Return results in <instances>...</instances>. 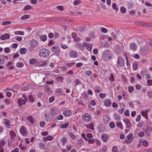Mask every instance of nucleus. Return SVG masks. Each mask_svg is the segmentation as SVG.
Listing matches in <instances>:
<instances>
[{"mask_svg": "<svg viewBox=\"0 0 152 152\" xmlns=\"http://www.w3.org/2000/svg\"><path fill=\"white\" fill-rule=\"evenodd\" d=\"M125 62L123 58L119 56L117 58V65L119 67H123L125 65Z\"/></svg>", "mask_w": 152, "mask_h": 152, "instance_id": "nucleus-3", "label": "nucleus"}, {"mask_svg": "<svg viewBox=\"0 0 152 152\" xmlns=\"http://www.w3.org/2000/svg\"><path fill=\"white\" fill-rule=\"evenodd\" d=\"M140 132V131L139 129H136V130L134 131V136L135 137H136L137 136H138Z\"/></svg>", "mask_w": 152, "mask_h": 152, "instance_id": "nucleus-47", "label": "nucleus"}, {"mask_svg": "<svg viewBox=\"0 0 152 152\" xmlns=\"http://www.w3.org/2000/svg\"><path fill=\"white\" fill-rule=\"evenodd\" d=\"M70 137L73 140H75L76 138V136L73 133H70L69 134Z\"/></svg>", "mask_w": 152, "mask_h": 152, "instance_id": "nucleus-58", "label": "nucleus"}, {"mask_svg": "<svg viewBox=\"0 0 152 152\" xmlns=\"http://www.w3.org/2000/svg\"><path fill=\"white\" fill-rule=\"evenodd\" d=\"M107 147L105 145L102 146V148L100 150L99 152H106Z\"/></svg>", "mask_w": 152, "mask_h": 152, "instance_id": "nucleus-40", "label": "nucleus"}, {"mask_svg": "<svg viewBox=\"0 0 152 152\" xmlns=\"http://www.w3.org/2000/svg\"><path fill=\"white\" fill-rule=\"evenodd\" d=\"M115 51L116 53L118 55L123 51V49L122 46L119 45H116L115 47Z\"/></svg>", "mask_w": 152, "mask_h": 152, "instance_id": "nucleus-6", "label": "nucleus"}, {"mask_svg": "<svg viewBox=\"0 0 152 152\" xmlns=\"http://www.w3.org/2000/svg\"><path fill=\"white\" fill-rule=\"evenodd\" d=\"M102 91V88L100 86H97L95 87V92L96 93H99Z\"/></svg>", "mask_w": 152, "mask_h": 152, "instance_id": "nucleus-21", "label": "nucleus"}, {"mask_svg": "<svg viewBox=\"0 0 152 152\" xmlns=\"http://www.w3.org/2000/svg\"><path fill=\"white\" fill-rule=\"evenodd\" d=\"M117 4L115 3H114L112 5V7L116 11H118V7H117Z\"/></svg>", "mask_w": 152, "mask_h": 152, "instance_id": "nucleus-48", "label": "nucleus"}, {"mask_svg": "<svg viewBox=\"0 0 152 152\" xmlns=\"http://www.w3.org/2000/svg\"><path fill=\"white\" fill-rule=\"evenodd\" d=\"M23 63L20 62H18L16 64V66L18 68L23 67Z\"/></svg>", "mask_w": 152, "mask_h": 152, "instance_id": "nucleus-29", "label": "nucleus"}, {"mask_svg": "<svg viewBox=\"0 0 152 152\" xmlns=\"http://www.w3.org/2000/svg\"><path fill=\"white\" fill-rule=\"evenodd\" d=\"M15 35H23L24 34V33L22 31H16L14 33Z\"/></svg>", "mask_w": 152, "mask_h": 152, "instance_id": "nucleus-42", "label": "nucleus"}, {"mask_svg": "<svg viewBox=\"0 0 152 152\" xmlns=\"http://www.w3.org/2000/svg\"><path fill=\"white\" fill-rule=\"evenodd\" d=\"M80 0H75L74 1V4L75 5H76L80 3Z\"/></svg>", "mask_w": 152, "mask_h": 152, "instance_id": "nucleus-56", "label": "nucleus"}, {"mask_svg": "<svg viewBox=\"0 0 152 152\" xmlns=\"http://www.w3.org/2000/svg\"><path fill=\"white\" fill-rule=\"evenodd\" d=\"M58 110L57 108L55 107L51 108V112L54 115L56 114L58 112Z\"/></svg>", "mask_w": 152, "mask_h": 152, "instance_id": "nucleus-25", "label": "nucleus"}, {"mask_svg": "<svg viewBox=\"0 0 152 152\" xmlns=\"http://www.w3.org/2000/svg\"><path fill=\"white\" fill-rule=\"evenodd\" d=\"M19 132L23 136H26L28 134V131L26 128L24 126H22L20 129Z\"/></svg>", "mask_w": 152, "mask_h": 152, "instance_id": "nucleus-5", "label": "nucleus"}, {"mask_svg": "<svg viewBox=\"0 0 152 152\" xmlns=\"http://www.w3.org/2000/svg\"><path fill=\"white\" fill-rule=\"evenodd\" d=\"M133 136L132 133H129L126 137L125 140V142L127 144H130L132 143L133 141L132 139V137Z\"/></svg>", "mask_w": 152, "mask_h": 152, "instance_id": "nucleus-4", "label": "nucleus"}, {"mask_svg": "<svg viewBox=\"0 0 152 152\" xmlns=\"http://www.w3.org/2000/svg\"><path fill=\"white\" fill-rule=\"evenodd\" d=\"M39 146L40 149L42 150H44L46 148V145L45 144L42 142L39 143Z\"/></svg>", "mask_w": 152, "mask_h": 152, "instance_id": "nucleus-28", "label": "nucleus"}, {"mask_svg": "<svg viewBox=\"0 0 152 152\" xmlns=\"http://www.w3.org/2000/svg\"><path fill=\"white\" fill-rule=\"evenodd\" d=\"M133 69L134 70H136L137 68V66L136 63H134L133 64Z\"/></svg>", "mask_w": 152, "mask_h": 152, "instance_id": "nucleus-63", "label": "nucleus"}, {"mask_svg": "<svg viewBox=\"0 0 152 152\" xmlns=\"http://www.w3.org/2000/svg\"><path fill=\"white\" fill-rule=\"evenodd\" d=\"M82 119L85 122H89L91 119V117L89 114L85 113L82 116Z\"/></svg>", "mask_w": 152, "mask_h": 152, "instance_id": "nucleus-7", "label": "nucleus"}, {"mask_svg": "<svg viewBox=\"0 0 152 152\" xmlns=\"http://www.w3.org/2000/svg\"><path fill=\"white\" fill-rule=\"evenodd\" d=\"M47 61H41L38 63V66L39 67H44L47 65Z\"/></svg>", "mask_w": 152, "mask_h": 152, "instance_id": "nucleus-20", "label": "nucleus"}, {"mask_svg": "<svg viewBox=\"0 0 152 152\" xmlns=\"http://www.w3.org/2000/svg\"><path fill=\"white\" fill-rule=\"evenodd\" d=\"M83 44L84 46H85V45H86V48L89 51L91 50V48L92 47V44H86L85 42L83 43Z\"/></svg>", "mask_w": 152, "mask_h": 152, "instance_id": "nucleus-22", "label": "nucleus"}, {"mask_svg": "<svg viewBox=\"0 0 152 152\" xmlns=\"http://www.w3.org/2000/svg\"><path fill=\"white\" fill-rule=\"evenodd\" d=\"M32 7L30 6L27 5L24 7V10L25 11H27L31 9Z\"/></svg>", "mask_w": 152, "mask_h": 152, "instance_id": "nucleus-45", "label": "nucleus"}, {"mask_svg": "<svg viewBox=\"0 0 152 152\" xmlns=\"http://www.w3.org/2000/svg\"><path fill=\"white\" fill-rule=\"evenodd\" d=\"M147 95L149 98L152 99V92L149 91Z\"/></svg>", "mask_w": 152, "mask_h": 152, "instance_id": "nucleus-64", "label": "nucleus"}, {"mask_svg": "<svg viewBox=\"0 0 152 152\" xmlns=\"http://www.w3.org/2000/svg\"><path fill=\"white\" fill-rule=\"evenodd\" d=\"M37 42L35 39H32L30 42V45L31 47L33 48L37 46Z\"/></svg>", "mask_w": 152, "mask_h": 152, "instance_id": "nucleus-19", "label": "nucleus"}, {"mask_svg": "<svg viewBox=\"0 0 152 152\" xmlns=\"http://www.w3.org/2000/svg\"><path fill=\"white\" fill-rule=\"evenodd\" d=\"M146 130L150 133L152 132V127H151L147 126L146 128Z\"/></svg>", "mask_w": 152, "mask_h": 152, "instance_id": "nucleus-60", "label": "nucleus"}, {"mask_svg": "<svg viewBox=\"0 0 152 152\" xmlns=\"http://www.w3.org/2000/svg\"><path fill=\"white\" fill-rule=\"evenodd\" d=\"M78 54L76 51H71L70 54V56L72 58H76Z\"/></svg>", "mask_w": 152, "mask_h": 152, "instance_id": "nucleus-16", "label": "nucleus"}, {"mask_svg": "<svg viewBox=\"0 0 152 152\" xmlns=\"http://www.w3.org/2000/svg\"><path fill=\"white\" fill-rule=\"evenodd\" d=\"M51 50L53 53L57 54H58L60 52L59 48L56 46H53Z\"/></svg>", "mask_w": 152, "mask_h": 152, "instance_id": "nucleus-11", "label": "nucleus"}, {"mask_svg": "<svg viewBox=\"0 0 152 152\" xmlns=\"http://www.w3.org/2000/svg\"><path fill=\"white\" fill-rule=\"evenodd\" d=\"M10 134L11 139V141L12 142H14L15 140V138L16 137L15 133L14 132V131L11 130L10 132Z\"/></svg>", "mask_w": 152, "mask_h": 152, "instance_id": "nucleus-13", "label": "nucleus"}, {"mask_svg": "<svg viewBox=\"0 0 152 152\" xmlns=\"http://www.w3.org/2000/svg\"><path fill=\"white\" fill-rule=\"evenodd\" d=\"M129 48L133 51H135L137 49V45L134 42H132L130 44Z\"/></svg>", "mask_w": 152, "mask_h": 152, "instance_id": "nucleus-12", "label": "nucleus"}, {"mask_svg": "<svg viewBox=\"0 0 152 152\" xmlns=\"http://www.w3.org/2000/svg\"><path fill=\"white\" fill-rule=\"evenodd\" d=\"M10 37L9 34H5L1 36L0 37V39L1 40H4L10 38Z\"/></svg>", "mask_w": 152, "mask_h": 152, "instance_id": "nucleus-17", "label": "nucleus"}, {"mask_svg": "<svg viewBox=\"0 0 152 152\" xmlns=\"http://www.w3.org/2000/svg\"><path fill=\"white\" fill-rule=\"evenodd\" d=\"M101 137L103 142H107L108 139V136L107 134H102L101 135Z\"/></svg>", "mask_w": 152, "mask_h": 152, "instance_id": "nucleus-14", "label": "nucleus"}, {"mask_svg": "<svg viewBox=\"0 0 152 152\" xmlns=\"http://www.w3.org/2000/svg\"><path fill=\"white\" fill-rule=\"evenodd\" d=\"M114 118L115 120L117 121H119L120 119V116L119 114H115L114 115Z\"/></svg>", "mask_w": 152, "mask_h": 152, "instance_id": "nucleus-33", "label": "nucleus"}, {"mask_svg": "<svg viewBox=\"0 0 152 152\" xmlns=\"http://www.w3.org/2000/svg\"><path fill=\"white\" fill-rule=\"evenodd\" d=\"M49 116H50L48 115H45V120L47 121H50L51 120H52L53 119V118H52V117L51 118L50 117H49Z\"/></svg>", "mask_w": 152, "mask_h": 152, "instance_id": "nucleus-34", "label": "nucleus"}, {"mask_svg": "<svg viewBox=\"0 0 152 152\" xmlns=\"http://www.w3.org/2000/svg\"><path fill=\"white\" fill-rule=\"evenodd\" d=\"M4 62V56H0V65L2 64Z\"/></svg>", "mask_w": 152, "mask_h": 152, "instance_id": "nucleus-41", "label": "nucleus"}, {"mask_svg": "<svg viewBox=\"0 0 152 152\" xmlns=\"http://www.w3.org/2000/svg\"><path fill=\"white\" fill-rule=\"evenodd\" d=\"M38 62L37 60L34 58H32L30 60L29 63L31 64H34Z\"/></svg>", "mask_w": 152, "mask_h": 152, "instance_id": "nucleus-27", "label": "nucleus"}, {"mask_svg": "<svg viewBox=\"0 0 152 152\" xmlns=\"http://www.w3.org/2000/svg\"><path fill=\"white\" fill-rule=\"evenodd\" d=\"M66 142V137H64L61 139V143L62 144L61 147L62 148H64L65 144Z\"/></svg>", "mask_w": 152, "mask_h": 152, "instance_id": "nucleus-18", "label": "nucleus"}, {"mask_svg": "<svg viewBox=\"0 0 152 152\" xmlns=\"http://www.w3.org/2000/svg\"><path fill=\"white\" fill-rule=\"evenodd\" d=\"M113 152H119L118 149L117 147L116 146H113L112 148Z\"/></svg>", "mask_w": 152, "mask_h": 152, "instance_id": "nucleus-62", "label": "nucleus"}, {"mask_svg": "<svg viewBox=\"0 0 152 152\" xmlns=\"http://www.w3.org/2000/svg\"><path fill=\"white\" fill-rule=\"evenodd\" d=\"M56 92L58 93L60 95H62L63 93L61 90L60 88L57 89L56 90Z\"/></svg>", "mask_w": 152, "mask_h": 152, "instance_id": "nucleus-53", "label": "nucleus"}, {"mask_svg": "<svg viewBox=\"0 0 152 152\" xmlns=\"http://www.w3.org/2000/svg\"><path fill=\"white\" fill-rule=\"evenodd\" d=\"M75 63H67V67L73 68L75 64Z\"/></svg>", "mask_w": 152, "mask_h": 152, "instance_id": "nucleus-32", "label": "nucleus"}, {"mask_svg": "<svg viewBox=\"0 0 152 152\" xmlns=\"http://www.w3.org/2000/svg\"><path fill=\"white\" fill-rule=\"evenodd\" d=\"M147 85L149 86L152 85V80H148L147 82Z\"/></svg>", "mask_w": 152, "mask_h": 152, "instance_id": "nucleus-59", "label": "nucleus"}, {"mask_svg": "<svg viewBox=\"0 0 152 152\" xmlns=\"http://www.w3.org/2000/svg\"><path fill=\"white\" fill-rule=\"evenodd\" d=\"M11 23V22L10 21H5L2 22V24L3 26H5L7 24H9Z\"/></svg>", "mask_w": 152, "mask_h": 152, "instance_id": "nucleus-52", "label": "nucleus"}, {"mask_svg": "<svg viewBox=\"0 0 152 152\" xmlns=\"http://www.w3.org/2000/svg\"><path fill=\"white\" fill-rule=\"evenodd\" d=\"M120 10L122 13H124L126 12V9L125 7H122L120 8Z\"/></svg>", "mask_w": 152, "mask_h": 152, "instance_id": "nucleus-51", "label": "nucleus"}, {"mask_svg": "<svg viewBox=\"0 0 152 152\" xmlns=\"http://www.w3.org/2000/svg\"><path fill=\"white\" fill-rule=\"evenodd\" d=\"M17 102L18 104V105L20 108L22 107V105H24L26 104V100L23 99L22 98L20 99H19L17 100Z\"/></svg>", "mask_w": 152, "mask_h": 152, "instance_id": "nucleus-8", "label": "nucleus"}, {"mask_svg": "<svg viewBox=\"0 0 152 152\" xmlns=\"http://www.w3.org/2000/svg\"><path fill=\"white\" fill-rule=\"evenodd\" d=\"M49 100L50 103H52L55 101V98L53 96L50 97L49 98Z\"/></svg>", "mask_w": 152, "mask_h": 152, "instance_id": "nucleus-61", "label": "nucleus"}, {"mask_svg": "<svg viewBox=\"0 0 152 152\" xmlns=\"http://www.w3.org/2000/svg\"><path fill=\"white\" fill-rule=\"evenodd\" d=\"M29 15H25L22 16L21 17V20H24L26 19H28L29 18Z\"/></svg>", "mask_w": 152, "mask_h": 152, "instance_id": "nucleus-37", "label": "nucleus"}, {"mask_svg": "<svg viewBox=\"0 0 152 152\" xmlns=\"http://www.w3.org/2000/svg\"><path fill=\"white\" fill-rule=\"evenodd\" d=\"M45 91L48 93H51L52 92V89L49 87L48 85L45 86Z\"/></svg>", "mask_w": 152, "mask_h": 152, "instance_id": "nucleus-30", "label": "nucleus"}, {"mask_svg": "<svg viewBox=\"0 0 152 152\" xmlns=\"http://www.w3.org/2000/svg\"><path fill=\"white\" fill-rule=\"evenodd\" d=\"M109 126L111 128H114L115 126V124L113 122L110 123L109 124Z\"/></svg>", "mask_w": 152, "mask_h": 152, "instance_id": "nucleus-57", "label": "nucleus"}, {"mask_svg": "<svg viewBox=\"0 0 152 152\" xmlns=\"http://www.w3.org/2000/svg\"><path fill=\"white\" fill-rule=\"evenodd\" d=\"M76 47L81 49L82 48L83 45L82 44L79 42H77L76 44Z\"/></svg>", "mask_w": 152, "mask_h": 152, "instance_id": "nucleus-50", "label": "nucleus"}, {"mask_svg": "<svg viewBox=\"0 0 152 152\" xmlns=\"http://www.w3.org/2000/svg\"><path fill=\"white\" fill-rule=\"evenodd\" d=\"M56 8L60 11H62L64 10L63 7L61 5L57 6Z\"/></svg>", "mask_w": 152, "mask_h": 152, "instance_id": "nucleus-49", "label": "nucleus"}, {"mask_svg": "<svg viewBox=\"0 0 152 152\" xmlns=\"http://www.w3.org/2000/svg\"><path fill=\"white\" fill-rule=\"evenodd\" d=\"M85 126L87 128L91 130L94 129V125L93 123L92 122L91 123L89 124L86 125Z\"/></svg>", "mask_w": 152, "mask_h": 152, "instance_id": "nucleus-24", "label": "nucleus"}, {"mask_svg": "<svg viewBox=\"0 0 152 152\" xmlns=\"http://www.w3.org/2000/svg\"><path fill=\"white\" fill-rule=\"evenodd\" d=\"M26 49L25 48H21L20 51V53L21 54H25L26 52Z\"/></svg>", "mask_w": 152, "mask_h": 152, "instance_id": "nucleus-36", "label": "nucleus"}, {"mask_svg": "<svg viewBox=\"0 0 152 152\" xmlns=\"http://www.w3.org/2000/svg\"><path fill=\"white\" fill-rule=\"evenodd\" d=\"M50 54V51L48 49L43 48L41 49L39 52V55L41 57L47 58Z\"/></svg>", "mask_w": 152, "mask_h": 152, "instance_id": "nucleus-2", "label": "nucleus"}, {"mask_svg": "<svg viewBox=\"0 0 152 152\" xmlns=\"http://www.w3.org/2000/svg\"><path fill=\"white\" fill-rule=\"evenodd\" d=\"M28 99L29 102L32 103L34 102V96L31 95H30L28 96Z\"/></svg>", "mask_w": 152, "mask_h": 152, "instance_id": "nucleus-35", "label": "nucleus"}, {"mask_svg": "<svg viewBox=\"0 0 152 152\" xmlns=\"http://www.w3.org/2000/svg\"><path fill=\"white\" fill-rule=\"evenodd\" d=\"M27 119L32 124L34 123V119L31 115L28 116L27 118Z\"/></svg>", "mask_w": 152, "mask_h": 152, "instance_id": "nucleus-23", "label": "nucleus"}, {"mask_svg": "<svg viewBox=\"0 0 152 152\" xmlns=\"http://www.w3.org/2000/svg\"><path fill=\"white\" fill-rule=\"evenodd\" d=\"M141 114L142 116L144 117L145 118H148V114L145 113V112H144V110L142 111Z\"/></svg>", "mask_w": 152, "mask_h": 152, "instance_id": "nucleus-46", "label": "nucleus"}, {"mask_svg": "<svg viewBox=\"0 0 152 152\" xmlns=\"http://www.w3.org/2000/svg\"><path fill=\"white\" fill-rule=\"evenodd\" d=\"M128 91L129 93H131L134 91V88L132 86H130L128 87Z\"/></svg>", "mask_w": 152, "mask_h": 152, "instance_id": "nucleus-43", "label": "nucleus"}, {"mask_svg": "<svg viewBox=\"0 0 152 152\" xmlns=\"http://www.w3.org/2000/svg\"><path fill=\"white\" fill-rule=\"evenodd\" d=\"M92 72L91 70H88L85 72L86 74L88 76H90L92 74Z\"/></svg>", "mask_w": 152, "mask_h": 152, "instance_id": "nucleus-54", "label": "nucleus"}, {"mask_svg": "<svg viewBox=\"0 0 152 152\" xmlns=\"http://www.w3.org/2000/svg\"><path fill=\"white\" fill-rule=\"evenodd\" d=\"M6 143L5 140L2 139L0 140V147H2Z\"/></svg>", "mask_w": 152, "mask_h": 152, "instance_id": "nucleus-38", "label": "nucleus"}, {"mask_svg": "<svg viewBox=\"0 0 152 152\" xmlns=\"http://www.w3.org/2000/svg\"><path fill=\"white\" fill-rule=\"evenodd\" d=\"M116 125L118 127H119L121 129H123V124L121 122H117L116 124Z\"/></svg>", "mask_w": 152, "mask_h": 152, "instance_id": "nucleus-39", "label": "nucleus"}, {"mask_svg": "<svg viewBox=\"0 0 152 152\" xmlns=\"http://www.w3.org/2000/svg\"><path fill=\"white\" fill-rule=\"evenodd\" d=\"M143 145L145 147H147L148 145V143L146 140H144L142 142Z\"/></svg>", "mask_w": 152, "mask_h": 152, "instance_id": "nucleus-55", "label": "nucleus"}, {"mask_svg": "<svg viewBox=\"0 0 152 152\" xmlns=\"http://www.w3.org/2000/svg\"><path fill=\"white\" fill-rule=\"evenodd\" d=\"M113 56L112 52L108 50H105L102 54V56L103 59L105 61H108L112 58Z\"/></svg>", "mask_w": 152, "mask_h": 152, "instance_id": "nucleus-1", "label": "nucleus"}, {"mask_svg": "<svg viewBox=\"0 0 152 152\" xmlns=\"http://www.w3.org/2000/svg\"><path fill=\"white\" fill-rule=\"evenodd\" d=\"M104 104L106 107H110L112 104L111 100L108 99H106L104 101Z\"/></svg>", "mask_w": 152, "mask_h": 152, "instance_id": "nucleus-10", "label": "nucleus"}, {"mask_svg": "<svg viewBox=\"0 0 152 152\" xmlns=\"http://www.w3.org/2000/svg\"><path fill=\"white\" fill-rule=\"evenodd\" d=\"M13 63L12 62H9L6 65V66L9 67V69H13L14 68V67L12 66Z\"/></svg>", "mask_w": 152, "mask_h": 152, "instance_id": "nucleus-26", "label": "nucleus"}, {"mask_svg": "<svg viewBox=\"0 0 152 152\" xmlns=\"http://www.w3.org/2000/svg\"><path fill=\"white\" fill-rule=\"evenodd\" d=\"M123 121L125 124L126 128L128 129H130L132 126L131 122L127 118L124 119Z\"/></svg>", "mask_w": 152, "mask_h": 152, "instance_id": "nucleus-9", "label": "nucleus"}, {"mask_svg": "<svg viewBox=\"0 0 152 152\" xmlns=\"http://www.w3.org/2000/svg\"><path fill=\"white\" fill-rule=\"evenodd\" d=\"M100 97L101 99H104L106 96V95L105 93H100L99 94Z\"/></svg>", "mask_w": 152, "mask_h": 152, "instance_id": "nucleus-44", "label": "nucleus"}, {"mask_svg": "<svg viewBox=\"0 0 152 152\" xmlns=\"http://www.w3.org/2000/svg\"><path fill=\"white\" fill-rule=\"evenodd\" d=\"M4 123L5 126L8 129L10 127L11 123L10 121L8 119H5L4 120Z\"/></svg>", "mask_w": 152, "mask_h": 152, "instance_id": "nucleus-15", "label": "nucleus"}, {"mask_svg": "<svg viewBox=\"0 0 152 152\" xmlns=\"http://www.w3.org/2000/svg\"><path fill=\"white\" fill-rule=\"evenodd\" d=\"M47 39V36L45 35H42L40 36V39L42 41L45 42L46 41Z\"/></svg>", "mask_w": 152, "mask_h": 152, "instance_id": "nucleus-31", "label": "nucleus"}]
</instances>
